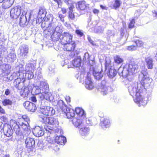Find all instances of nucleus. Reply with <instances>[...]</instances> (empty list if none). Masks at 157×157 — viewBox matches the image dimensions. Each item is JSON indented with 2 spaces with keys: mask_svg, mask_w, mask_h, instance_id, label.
I'll return each mask as SVG.
<instances>
[{
  "mask_svg": "<svg viewBox=\"0 0 157 157\" xmlns=\"http://www.w3.org/2000/svg\"><path fill=\"white\" fill-rule=\"evenodd\" d=\"M140 83H133L128 87V90L130 94L133 97L135 96L134 100L135 102L139 104V106L146 105L147 103V98L143 99L142 97L143 90H144L145 85L149 84L152 79L149 78L147 73L142 71L140 74L139 77Z\"/></svg>",
  "mask_w": 157,
  "mask_h": 157,
  "instance_id": "f257e3e1",
  "label": "nucleus"
},
{
  "mask_svg": "<svg viewBox=\"0 0 157 157\" xmlns=\"http://www.w3.org/2000/svg\"><path fill=\"white\" fill-rule=\"evenodd\" d=\"M30 122L29 117L26 115H24L19 119L18 124L17 122H14L12 125L17 135L16 139L17 141H21L24 138V136H27L30 133Z\"/></svg>",
  "mask_w": 157,
  "mask_h": 157,
  "instance_id": "f03ea898",
  "label": "nucleus"
},
{
  "mask_svg": "<svg viewBox=\"0 0 157 157\" xmlns=\"http://www.w3.org/2000/svg\"><path fill=\"white\" fill-rule=\"evenodd\" d=\"M35 94L38 95L41 100L45 99L50 101H53V97L52 94L48 91V85L45 81H41L39 86H36Z\"/></svg>",
  "mask_w": 157,
  "mask_h": 157,
  "instance_id": "7ed1b4c3",
  "label": "nucleus"
},
{
  "mask_svg": "<svg viewBox=\"0 0 157 157\" xmlns=\"http://www.w3.org/2000/svg\"><path fill=\"white\" fill-rule=\"evenodd\" d=\"M138 66L135 62L131 61L123 67L121 66L118 69V73L120 76L126 78L136 73Z\"/></svg>",
  "mask_w": 157,
  "mask_h": 157,
  "instance_id": "20e7f679",
  "label": "nucleus"
},
{
  "mask_svg": "<svg viewBox=\"0 0 157 157\" xmlns=\"http://www.w3.org/2000/svg\"><path fill=\"white\" fill-rule=\"evenodd\" d=\"M22 71H24L23 68H20L19 71L13 73L9 79L7 78L6 80L11 81L13 79H15V81L13 82L14 85L18 89L21 90L23 87L24 82L25 81L23 75L24 73H22L21 72Z\"/></svg>",
  "mask_w": 157,
  "mask_h": 157,
  "instance_id": "39448f33",
  "label": "nucleus"
},
{
  "mask_svg": "<svg viewBox=\"0 0 157 157\" xmlns=\"http://www.w3.org/2000/svg\"><path fill=\"white\" fill-rule=\"evenodd\" d=\"M39 117L40 120L45 124L52 125L56 127L59 125V122L55 118L45 117L42 115H39Z\"/></svg>",
  "mask_w": 157,
  "mask_h": 157,
  "instance_id": "423d86ee",
  "label": "nucleus"
},
{
  "mask_svg": "<svg viewBox=\"0 0 157 157\" xmlns=\"http://www.w3.org/2000/svg\"><path fill=\"white\" fill-rule=\"evenodd\" d=\"M30 17V13H27L24 11H23L20 19V25L22 26L27 25L28 23Z\"/></svg>",
  "mask_w": 157,
  "mask_h": 157,
  "instance_id": "0eeeda50",
  "label": "nucleus"
},
{
  "mask_svg": "<svg viewBox=\"0 0 157 157\" xmlns=\"http://www.w3.org/2000/svg\"><path fill=\"white\" fill-rule=\"evenodd\" d=\"M40 111L44 115L48 116H53L55 113V110L52 107L50 106L41 108Z\"/></svg>",
  "mask_w": 157,
  "mask_h": 157,
  "instance_id": "6e6552de",
  "label": "nucleus"
},
{
  "mask_svg": "<svg viewBox=\"0 0 157 157\" xmlns=\"http://www.w3.org/2000/svg\"><path fill=\"white\" fill-rule=\"evenodd\" d=\"M21 7H15L12 9L10 11V15L13 19H16L21 14Z\"/></svg>",
  "mask_w": 157,
  "mask_h": 157,
  "instance_id": "1a4fd4ad",
  "label": "nucleus"
},
{
  "mask_svg": "<svg viewBox=\"0 0 157 157\" xmlns=\"http://www.w3.org/2000/svg\"><path fill=\"white\" fill-rule=\"evenodd\" d=\"M24 107L28 111L34 112L36 109V105L29 101H26L23 103Z\"/></svg>",
  "mask_w": 157,
  "mask_h": 157,
  "instance_id": "9d476101",
  "label": "nucleus"
},
{
  "mask_svg": "<svg viewBox=\"0 0 157 157\" xmlns=\"http://www.w3.org/2000/svg\"><path fill=\"white\" fill-rule=\"evenodd\" d=\"M3 131L5 135L9 137L11 136L13 133V131L10 125L6 124L3 128Z\"/></svg>",
  "mask_w": 157,
  "mask_h": 157,
  "instance_id": "9b49d317",
  "label": "nucleus"
},
{
  "mask_svg": "<svg viewBox=\"0 0 157 157\" xmlns=\"http://www.w3.org/2000/svg\"><path fill=\"white\" fill-rule=\"evenodd\" d=\"M20 52L19 55L22 58H25L28 53L29 48L27 45H22L19 48Z\"/></svg>",
  "mask_w": 157,
  "mask_h": 157,
  "instance_id": "f8f14e48",
  "label": "nucleus"
},
{
  "mask_svg": "<svg viewBox=\"0 0 157 157\" xmlns=\"http://www.w3.org/2000/svg\"><path fill=\"white\" fill-rule=\"evenodd\" d=\"M33 132L36 137H40L44 134V131L42 128L39 126H36L33 130Z\"/></svg>",
  "mask_w": 157,
  "mask_h": 157,
  "instance_id": "ddd939ff",
  "label": "nucleus"
},
{
  "mask_svg": "<svg viewBox=\"0 0 157 157\" xmlns=\"http://www.w3.org/2000/svg\"><path fill=\"white\" fill-rule=\"evenodd\" d=\"M89 74L87 73L88 77L86 78L85 82V86L86 88L87 89L91 90L94 87V85L93 82L91 81V78L88 76Z\"/></svg>",
  "mask_w": 157,
  "mask_h": 157,
  "instance_id": "4468645a",
  "label": "nucleus"
},
{
  "mask_svg": "<svg viewBox=\"0 0 157 157\" xmlns=\"http://www.w3.org/2000/svg\"><path fill=\"white\" fill-rule=\"evenodd\" d=\"M8 53H9L8 55L6 54V57H7L10 60L14 61L16 59V56L15 53V49L14 48H12L10 49H8Z\"/></svg>",
  "mask_w": 157,
  "mask_h": 157,
  "instance_id": "2eb2a0df",
  "label": "nucleus"
},
{
  "mask_svg": "<svg viewBox=\"0 0 157 157\" xmlns=\"http://www.w3.org/2000/svg\"><path fill=\"white\" fill-rule=\"evenodd\" d=\"M89 5L84 1L78 2L76 5V7L78 10H83L88 8Z\"/></svg>",
  "mask_w": 157,
  "mask_h": 157,
  "instance_id": "dca6fc26",
  "label": "nucleus"
},
{
  "mask_svg": "<svg viewBox=\"0 0 157 157\" xmlns=\"http://www.w3.org/2000/svg\"><path fill=\"white\" fill-rule=\"evenodd\" d=\"M100 87L99 90L101 91L104 95L108 93V91L109 87L107 83L105 80L101 81Z\"/></svg>",
  "mask_w": 157,
  "mask_h": 157,
  "instance_id": "f3484780",
  "label": "nucleus"
},
{
  "mask_svg": "<svg viewBox=\"0 0 157 157\" xmlns=\"http://www.w3.org/2000/svg\"><path fill=\"white\" fill-rule=\"evenodd\" d=\"M46 13L45 9L42 8H40L38 15V22H39L40 21H41L44 19L45 17ZM37 22V20H36V22Z\"/></svg>",
  "mask_w": 157,
  "mask_h": 157,
  "instance_id": "a211bd4d",
  "label": "nucleus"
},
{
  "mask_svg": "<svg viewBox=\"0 0 157 157\" xmlns=\"http://www.w3.org/2000/svg\"><path fill=\"white\" fill-rule=\"evenodd\" d=\"M93 74L94 78L98 80L100 79L103 77V75L102 70L100 71L96 68L94 69Z\"/></svg>",
  "mask_w": 157,
  "mask_h": 157,
  "instance_id": "6ab92c4d",
  "label": "nucleus"
},
{
  "mask_svg": "<svg viewBox=\"0 0 157 157\" xmlns=\"http://www.w3.org/2000/svg\"><path fill=\"white\" fill-rule=\"evenodd\" d=\"M72 37L71 35L68 33H64L62 34V39L65 43H68L72 42Z\"/></svg>",
  "mask_w": 157,
  "mask_h": 157,
  "instance_id": "aec40b11",
  "label": "nucleus"
},
{
  "mask_svg": "<svg viewBox=\"0 0 157 157\" xmlns=\"http://www.w3.org/2000/svg\"><path fill=\"white\" fill-rule=\"evenodd\" d=\"M145 61L146 64L147 68L148 69H152L153 68V60L151 56L146 57Z\"/></svg>",
  "mask_w": 157,
  "mask_h": 157,
  "instance_id": "412c9836",
  "label": "nucleus"
},
{
  "mask_svg": "<svg viewBox=\"0 0 157 157\" xmlns=\"http://www.w3.org/2000/svg\"><path fill=\"white\" fill-rule=\"evenodd\" d=\"M55 141L54 142H56L57 144L60 145L64 144L66 142V137L63 136H56L55 139Z\"/></svg>",
  "mask_w": 157,
  "mask_h": 157,
  "instance_id": "4be33fe9",
  "label": "nucleus"
},
{
  "mask_svg": "<svg viewBox=\"0 0 157 157\" xmlns=\"http://www.w3.org/2000/svg\"><path fill=\"white\" fill-rule=\"evenodd\" d=\"M14 0H3L2 5L3 9H6L10 7L13 4Z\"/></svg>",
  "mask_w": 157,
  "mask_h": 157,
  "instance_id": "5701e85b",
  "label": "nucleus"
},
{
  "mask_svg": "<svg viewBox=\"0 0 157 157\" xmlns=\"http://www.w3.org/2000/svg\"><path fill=\"white\" fill-rule=\"evenodd\" d=\"M63 112L66 114L67 118H73L75 116V111L72 109L67 108Z\"/></svg>",
  "mask_w": 157,
  "mask_h": 157,
  "instance_id": "b1692460",
  "label": "nucleus"
},
{
  "mask_svg": "<svg viewBox=\"0 0 157 157\" xmlns=\"http://www.w3.org/2000/svg\"><path fill=\"white\" fill-rule=\"evenodd\" d=\"M25 143L26 147L29 148L33 147L35 144V141L34 139L29 137L26 139Z\"/></svg>",
  "mask_w": 157,
  "mask_h": 157,
  "instance_id": "393cba45",
  "label": "nucleus"
},
{
  "mask_svg": "<svg viewBox=\"0 0 157 157\" xmlns=\"http://www.w3.org/2000/svg\"><path fill=\"white\" fill-rule=\"evenodd\" d=\"M30 92V90L28 86L21 90L20 94L21 96L24 98L27 97Z\"/></svg>",
  "mask_w": 157,
  "mask_h": 157,
  "instance_id": "a878e982",
  "label": "nucleus"
},
{
  "mask_svg": "<svg viewBox=\"0 0 157 157\" xmlns=\"http://www.w3.org/2000/svg\"><path fill=\"white\" fill-rule=\"evenodd\" d=\"M101 124L103 129L107 128H109L110 126V121L108 118H104L103 120H101Z\"/></svg>",
  "mask_w": 157,
  "mask_h": 157,
  "instance_id": "bb28decb",
  "label": "nucleus"
},
{
  "mask_svg": "<svg viewBox=\"0 0 157 157\" xmlns=\"http://www.w3.org/2000/svg\"><path fill=\"white\" fill-rule=\"evenodd\" d=\"M83 60V61L89 63L91 66H93L95 63V62L94 60L90 61V56L88 52H86L84 54Z\"/></svg>",
  "mask_w": 157,
  "mask_h": 157,
  "instance_id": "cd10ccee",
  "label": "nucleus"
},
{
  "mask_svg": "<svg viewBox=\"0 0 157 157\" xmlns=\"http://www.w3.org/2000/svg\"><path fill=\"white\" fill-rule=\"evenodd\" d=\"M81 117L78 118H73L72 120V122L73 124L76 127H79L82 124V121Z\"/></svg>",
  "mask_w": 157,
  "mask_h": 157,
  "instance_id": "c85d7f7f",
  "label": "nucleus"
},
{
  "mask_svg": "<svg viewBox=\"0 0 157 157\" xmlns=\"http://www.w3.org/2000/svg\"><path fill=\"white\" fill-rule=\"evenodd\" d=\"M6 76L8 75L10 72L11 66L9 64H3L1 66Z\"/></svg>",
  "mask_w": 157,
  "mask_h": 157,
  "instance_id": "c756f323",
  "label": "nucleus"
},
{
  "mask_svg": "<svg viewBox=\"0 0 157 157\" xmlns=\"http://www.w3.org/2000/svg\"><path fill=\"white\" fill-rule=\"evenodd\" d=\"M81 59L80 56L75 58L72 62V64L75 67H78L81 65Z\"/></svg>",
  "mask_w": 157,
  "mask_h": 157,
  "instance_id": "7c9ffc66",
  "label": "nucleus"
},
{
  "mask_svg": "<svg viewBox=\"0 0 157 157\" xmlns=\"http://www.w3.org/2000/svg\"><path fill=\"white\" fill-rule=\"evenodd\" d=\"M90 129L87 127L81 128L79 130V133L82 136H86L89 133Z\"/></svg>",
  "mask_w": 157,
  "mask_h": 157,
  "instance_id": "2f4dec72",
  "label": "nucleus"
},
{
  "mask_svg": "<svg viewBox=\"0 0 157 157\" xmlns=\"http://www.w3.org/2000/svg\"><path fill=\"white\" fill-rule=\"evenodd\" d=\"M8 53L6 48L0 45V56L6 58V54Z\"/></svg>",
  "mask_w": 157,
  "mask_h": 157,
  "instance_id": "473e14b6",
  "label": "nucleus"
},
{
  "mask_svg": "<svg viewBox=\"0 0 157 157\" xmlns=\"http://www.w3.org/2000/svg\"><path fill=\"white\" fill-rule=\"evenodd\" d=\"M64 44L65 45H67L66 48L67 51H73L75 47V44L73 41L68 43H64Z\"/></svg>",
  "mask_w": 157,
  "mask_h": 157,
  "instance_id": "72a5a7b5",
  "label": "nucleus"
},
{
  "mask_svg": "<svg viewBox=\"0 0 157 157\" xmlns=\"http://www.w3.org/2000/svg\"><path fill=\"white\" fill-rule=\"evenodd\" d=\"M34 69L35 66L34 64L32 63H29L26 65L25 71V72L33 71V70Z\"/></svg>",
  "mask_w": 157,
  "mask_h": 157,
  "instance_id": "f704fd0d",
  "label": "nucleus"
},
{
  "mask_svg": "<svg viewBox=\"0 0 157 157\" xmlns=\"http://www.w3.org/2000/svg\"><path fill=\"white\" fill-rule=\"evenodd\" d=\"M51 36V37L54 40H57L60 39H62V35H61L60 33L54 32L52 33Z\"/></svg>",
  "mask_w": 157,
  "mask_h": 157,
  "instance_id": "c9c22d12",
  "label": "nucleus"
},
{
  "mask_svg": "<svg viewBox=\"0 0 157 157\" xmlns=\"http://www.w3.org/2000/svg\"><path fill=\"white\" fill-rule=\"evenodd\" d=\"M114 62L118 65L124 62L123 59L119 55H116L114 57Z\"/></svg>",
  "mask_w": 157,
  "mask_h": 157,
  "instance_id": "e433bc0d",
  "label": "nucleus"
},
{
  "mask_svg": "<svg viewBox=\"0 0 157 157\" xmlns=\"http://www.w3.org/2000/svg\"><path fill=\"white\" fill-rule=\"evenodd\" d=\"M76 113L80 117H85V114L84 111L81 108H76L75 110Z\"/></svg>",
  "mask_w": 157,
  "mask_h": 157,
  "instance_id": "4c0bfd02",
  "label": "nucleus"
},
{
  "mask_svg": "<svg viewBox=\"0 0 157 157\" xmlns=\"http://www.w3.org/2000/svg\"><path fill=\"white\" fill-rule=\"evenodd\" d=\"M57 105L62 110L63 112L67 108L66 105L64 104V102L62 100H59L58 101Z\"/></svg>",
  "mask_w": 157,
  "mask_h": 157,
  "instance_id": "58836bf2",
  "label": "nucleus"
},
{
  "mask_svg": "<svg viewBox=\"0 0 157 157\" xmlns=\"http://www.w3.org/2000/svg\"><path fill=\"white\" fill-rule=\"evenodd\" d=\"M117 74V71L114 69L110 68L109 70L108 75L110 78H113Z\"/></svg>",
  "mask_w": 157,
  "mask_h": 157,
  "instance_id": "ea45409f",
  "label": "nucleus"
},
{
  "mask_svg": "<svg viewBox=\"0 0 157 157\" xmlns=\"http://www.w3.org/2000/svg\"><path fill=\"white\" fill-rule=\"evenodd\" d=\"M25 79H30L33 78L34 77L33 71L25 72Z\"/></svg>",
  "mask_w": 157,
  "mask_h": 157,
  "instance_id": "a19ab883",
  "label": "nucleus"
},
{
  "mask_svg": "<svg viewBox=\"0 0 157 157\" xmlns=\"http://www.w3.org/2000/svg\"><path fill=\"white\" fill-rule=\"evenodd\" d=\"M44 128L46 131L48 132L52 133L54 132V128L49 125H46L44 126Z\"/></svg>",
  "mask_w": 157,
  "mask_h": 157,
  "instance_id": "79ce46f5",
  "label": "nucleus"
},
{
  "mask_svg": "<svg viewBox=\"0 0 157 157\" xmlns=\"http://www.w3.org/2000/svg\"><path fill=\"white\" fill-rule=\"evenodd\" d=\"M12 103V101L9 99H5L2 101V103L4 106L11 105Z\"/></svg>",
  "mask_w": 157,
  "mask_h": 157,
  "instance_id": "37998d69",
  "label": "nucleus"
},
{
  "mask_svg": "<svg viewBox=\"0 0 157 157\" xmlns=\"http://www.w3.org/2000/svg\"><path fill=\"white\" fill-rule=\"evenodd\" d=\"M70 11L69 12V17L71 20H74L75 18V16L73 13L72 11L71 10L72 7L71 6L69 8Z\"/></svg>",
  "mask_w": 157,
  "mask_h": 157,
  "instance_id": "c03bdc74",
  "label": "nucleus"
},
{
  "mask_svg": "<svg viewBox=\"0 0 157 157\" xmlns=\"http://www.w3.org/2000/svg\"><path fill=\"white\" fill-rule=\"evenodd\" d=\"M121 3V2L120 0H116L113 4V6L115 9H117L119 7Z\"/></svg>",
  "mask_w": 157,
  "mask_h": 157,
  "instance_id": "a18cd8bd",
  "label": "nucleus"
},
{
  "mask_svg": "<svg viewBox=\"0 0 157 157\" xmlns=\"http://www.w3.org/2000/svg\"><path fill=\"white\" fill-rule=\"evenodd\" d=\"M59 24V23L57 21L56 19H55L53 21H52V22L49 23V25L53 28H55L56 25Z\"/></svg>",
  "mask_w": 157,
  "mask_h": 157,
  "instance_id": "49530a36",
  "label": "nucleus"
},
{
  "mask_svg": "<svg viewBox=\"0 0 157 157\" xmlns=\"http://www.w3.org/2000/svg\"><path fill=\"white\" fill-rule=\"evenodd\" d=\"M111 63V60L109 58H106L105 59V68L109 67Z\"/></svg>",
  "mask_w": 157,
  "mask_h": 157,
  "instance_id": "de8ad7c7",
  "label": "nucleus"
},
{
  "mask_svg": "<svg viewBox=\"0 0 157 157\" xmlns=\"http://www.w3.org/2000/svg\"><path fill=\"white\" fill-rule=\"evenodd\" d=\"M54 32L60 33L62 32L61 27L59 25V24L57 25L54 29Z\"/></svg>",
  "mask_w": 157,
  "mask_h": 157,
  "instance_id": "09e8293b",
  "label": "nucleus"
},
{
  "mask_svg": "<svg viewBox=\"0 0 157 157\" xmlns=\"http://www.w3.org/2000/svg\"><path fill=\"white\" fill-rule=\"evenodd\" d=\"M104 29V27L100 26L95 29V31L98 33H101L103 31Z\"/></svg>",
  "mask_w": 157,
  "mask_h": 157,
  "instance_id": "8fccbe9b",
  "label": "nucleus"
},
{
  "mask_svg": "<svg viewBox=\"0 0 157 157\" xmlns=\"http://www.w3.org/2000/svg\"><path fill=\"white\" fill-rule=\"evenodd\" d=\"M55 28H53L52 26L49 25L48 27L46 28V30L49 32L52 33L54 31Z\"/></svg>",
  "mask_w": 157,
  "mask_h": 157,
  "instance_id": "3c124183",
  "label": "nucleus"
},
{
  "mask_svg": "<svg viewBox=\"0 0 157 157\" xmlns=\"http://www.w3.org/2000/svg\"><path fill=\"white\" fill-rule=\"evenodd\" d=\"M127 49L129 51H133L136 49V47L135 45H131L127 47Z\"/></svg>",
  "mask_w": 157,
  "mask_h": 157,
  "instance_id": "603ef678",
  "label": "nucleus"
},
{
  "mask_svg": "<svg viewBox=\"0 0 157 157\" xmlns=\"http://www.w3.org/2000/svg\"><path fill=\"white\" fill-rule=\"evenodd\" d=\"M54 20L52 15L51 14H49L47 15L45 19V20L47 21L51 20L52 21H53Z\"/></svg>",
  "mask_w": 157,
  "mask_h": 157,
  "instance_id": "864d4df0",
  "label": "nucleus"
},
{
  "mask_svg": "<svg viewBox=\"0 0 157 157\" xmlns=\"http://www.w3.org/2000/svg\"><path fill=\"white\" fill-rule=\"evenodd\" d=\"M135 42L137 46L138 47H141L143 46V42L139 40H136Z\"/></svg>",
  "mask_w": 157,
  "mask_h": 157,
  "instance_id": "5fc2aeb1",
  "label": "nucleus"
},
{
  "mask_svg": "<svg viewBox=\"0 0 157 157\" xmlns=\"http://www.w3.org/2000/svg\"><path fill=\"white\" fill-rule=\"evenodd\" d=\"M135 23V21L134 19H132L130 21V23L129 24V28H132L134 25Z\"/></svg>",
  "mask_w": 157,
  "mask_h": 157,
  "instance_id": "6e6d98bb",
  "label": "nucleus"
},
{
  "mask_svg": "<svg viewBox=\"0 0 157 157\" xmlns=\"http://www.w3.org/2000/svg\"><path fill=\"white\" fill-rule=\"evenodd\" d=\"M75 33L79 36H83V33L82 31L79 30L77 29L75 30Z\"/></svg>",
  "mask_w": 157,
  "mask_h": 157,
  "instance_id": "4d7b16f0",
  "label": "nucleus"
},
{
  "mask_svg": "<svg viewBox=\"0 0 157 157\" xmlns=\"http://www.w3.org/2000/svg\"><path fill=\"white\" fill-rule=\"evenodd\" d=\"M6 76L1 67H0V76Z\"/></svg>",
  "mask_w": 157,
  "mask_h": 157,
  "instance_id": "13d9d810",
  "label": "nucleus"
},
{
  "mask_svg": "<svg viewBox=\"0 0 157 157\" xmlns=\"http://www.w3.org/2000/svg\"><path fill=\"white\" fill-rule=\"evenodd\" d=\"M124 2L127 4L133 5V3L132 2V0H124Z\"/></svg>",
  "mask_w": 157,
  "mask_h": 157,
  "instance_id": "bf43d9fd",
  "label": "nucleus"
},
{
  "mask_svg": "<svg viewBox=\"0 0 157 157\" xmlns=\"http://www.w3.org/2000/svg\"><path fill=\"white\" fill-rule=\"evenodd\" d=\"M36 75H37V78L39 80H40L42 78V76L41 75V73L40 72H38L37 74H36Z\"/></svg>",
  "mask_w": 157,
  "mask_h": 157,
  "instance_id": "052dcab7",
  "label": "nucleus"
},
{
  "mask_svg": "<svg viewBox=\"0 0 157 157\" xmlns=\"http://www.w3.org/2000/svg\"><path fill=\"white\" fill-rule=\"evenodd\" d=\"M30 100L34 102H36L37 101L36 97L34 96L31 97L30 98Z\"/></svg>",
  "mask_w": 157,
  "mask_h": 157,
  "instance_id": "680f3d73",
  "label": "nucleus"
},
{
  "mask_svg": "<svg viewBox=\"0 0 157 157\" xmlns=\"http://www.w3.org/2000/svg\"><path fill=\"white\" fill-rule=\"evenodd\" d=\"M58 17L60 19V20L62 21L63 22L64 21V16L63 15L61 14H59Z\"/></svg>",
  "mask_w": 157,
  "mask_h": 157,
  "instance_id": "e2e57ef3",
  "label": "nucleus"
},
{
  "mask_svg": "<svg viewBox=\"0 0 157 157\" xmlns=\"http://www.w3.org/2000/svg\"><path fill=\"white\" fill-rule=\"evenodd\" d=\"M88 40L89 42L91 44L93 45H94V41L91 40V38L90 36H88L87 37Z\"/></svg>",
  "mask_w": 157,
  "mask_h": 157,
  "instance_id": "0e129e2a",
  "label": "nucleus"
},
{
  "mask_svg": "<svg viewBox=\"0 0 157 157\" xmlns=\"http://www.w3.org/2000/svg\"><path fill=\"white\" fill-rule=\"evenodd\" d=\"M0 113L1 114H5V111L4 109L0 105Z\"/></svg>",
  "mask_w": 157,
  "mask_h": 157,
  "instance_id": "69168bd1",
  "label": "nucleus"
},
{
  "mask_svg": "<svg viewBox=\"0 0 157 157\" xmlns=\"http://www.w3.org/2000/svg\"><path fill=\"white\" fill-rule=\"evenodd\" d=\"M10 90L9 89H7L5 91V94L6 95H8L10 94Z\"/></svg>",
  "mask_w": 157,
  "mask_h": 157,
  "instance_id": "338daca9",
  "label": "nucleus"
},
{
  "mask_svg": "<svg viewBox=\"0 0 157 157\" xmlns=\"http://www.w3.org/2000/svg\"><path fill=\"white\" fill-rule=\"evenodd\" d=\"M55 2H56L58 5V7L60 8V4L61 3V0H54Z\"/></svg>",
  "mask_w": 157,
  "mask_h": 157,
  "instance_id": "774afa93",
  "label": "nucleus"
}]
</instances>
